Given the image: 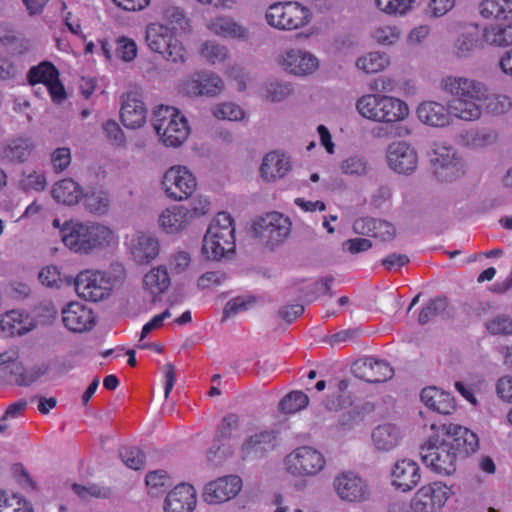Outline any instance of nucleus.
<instances>
[{"instance_id": "3c124183", "label": "nucleus", "mask_w": 512, "mask_h": 512, "mask_svg": "<svg viewBox=\"0 0 512 512\" xmlns=\"http://www.w3.org/2000/svg\"><path fill=\"white\" fill-rule=\"evenodd\" d=\"M486 109L489 113L494 115H501L507 113L512 107V100L506 94H492L484 96Z\"/></svg>"}, {"instance_id": "052dcab7", "label": "nucleus", "mask_w": 512, "mask_h": 512, "mask_svg": "<svg viewBox=\"0 0 512 512\" xmlns=\"http://www.w3.org/2000/svg\"><path fill=\"white\" fill-rule=\"evenodd\" d=\"M447 307V300L443 297H437L432 299L427 303L421 310L419 314L418 321L421 324L427 323L434 316L445 311Z\"/></svg>"}, {"instance_id": "b1692460", "label": "nucleus", "mask_w": 512, "mask_h": 512, "mask_svg": "<svg viewBox=\"0 0 512 512\" xmlns=\"http://www.w3.org/2000/svg\"><path fill=\"white\" fill-rule=\"evenodd\" d=\"M62 321L72 332H84L95 324L93 311L81 302H70L62 309Z\"/></svg>"}, {"instance_id": "603ef678", "label": "nucleus", "mask_w": 512, "mask_h": 512, "mask_svg": "<svg viewBox=\"0 0 512 512\" xmlns=\"http://www.w3.org/2000/svg\"><path fill=\"white\" fill-rule=\"evenodd\" d=\"M201 56L211 64L223 62L228 56V49L215 41H206L201 48Z\"/></svg>"}, {"instance_id": "774afa93", "label": "nucleus", "mask_w": 512, "mask_h": 512, "mask_svg": "<svg viewBox=\"0 0 512 512\" xmlns=\"http://www.w3.org/2000/svg\"><path fill=\"white\" fill-rule=\"evenodd\" d=\"M103 132L107 140L115 146H123L125 143V134L115 120H108L103 124Z\"/></svg>"}, {"instance_id": "a878e982", "label": "nucleus", "mask_w": 512, "mask_h": 512, "mask_svg": "<svg viewBox=\"0 0 512 512\" xmlns=\"http://www.w3.org/2000/svg\"><path fill=\"white\" fill-rule=\"evenodd\" d=\"M120 118L128 129H137L146 123L147 109L137 93L128 92L123 96Z\"/></svg>"}, {"instance_id": "a211bd4d", "label": "nucleus", "mask_w": 512, "mask_h": 512, "mask_svg": "<svg viewBox=\"0 0 512 512\" xmlns=\"http://www.w3.org/2000/svg\"><path fill=\"white\" fill-rule=\"evenodd\" d=\"M442 90L452 99H484L487 86L474 78L449 75L441 80Z\"/></svg>"}, {"instance_id": "c85d7f7f", "label": "nucleus", "mask_w": 512, "mask_h": 512, "mask_svg": "<svg viewBox=\"0 0 512 512\" xmlns=\"http://www.w3.org/2000/svg\"><path fill=\"white\" fill-rule=\"evenodd\" d=\"M197 503L196 491L189 484L175 486L166 496L164 512H192Z\"/></svg>"}, {"instance_id": "1a4fd4ad", "label": "nucleus", "mask_w": 512, "mask_h": 512, "mask_svg": "<svg viewBox=\"0 0 512 512\" xmlns=\"http://www.w3.org/2000/svg\"><path fill=\"white\" fill-rule=\"evenodd\" d=\"M434 176L441 182H451L464 174V164L457 150L444 142L433 143L428 152Z\"/></svg>"}, {"instance_id": "f704fd0d", "label": "nucleus", "mask_w": 512, "mask_h": 512, "mask_svg": "<svg viewBox=\"0 0 512 512\" xmlns=\"http://www.w3.org/2000/svg\"><path fill=\"white\" fill-rule=\"evenodd\" d=\"M207 28L215 35L235 40H247L249 30L229 16H217L210 20Z\"/></svg>"}, {"instance_id": "0e129e2a", "label": "nucleus", "mask_w": 512, "mask_h": 512, "mask_svg": "<svg viewBox=\"0 0 512 512\" xmlns=\"http://www.w3.org/2000/svg\"><path fill=\"white\" fill-rule=\"evenodd\" d=\"M368 223V231L371 232L373 237L386 241L392 239L395 235L394 226L387 221L371 219Z\"/></svg>"}, {"instance_id": "39448f33", "label": "nucleus", "mask_w": 512, "mask_h": 512, "mask_svg": "<svg viewBox=\"0 0 512 512\" xmlns=\"http://www.w3.org/2000/svg\"><path fill=\"white\" fill-rule=\"evenodd\" d=\"M152 124L160 141L167 147L182 146L191 133L187 118L174 106L155 107Z\"/></svg>"}, {"instance_id": "2eb2a0df", "label": "nucleus", "mask_w": 512, "mask_h": 512, "mask_svg": "<svg viewBox=\"0 0 512 512\" xmlns=\"http://www.w3.org/2000/svg\"><path fill=\"white\" fill-rule=\"evenodd\" d=\"M333 488L341 500L349 503L364 502L370 497L367 481L352 471L336 475L333 479Z\"/></svg>"}, {"instance_id": "bb28decb", "label": "nucleus", "mask_w": 512, "mask_h": 512, "mask_svg": "<svg viewBox=\"0 0 512 512\" xmlns=\"http://www.w3.org/2000/svg\"><path fill=\"white\" fill-rule=\"evenodd\" d=\"M189 217L188 206L171 205L160 212L157 224L165 234L176 235L191 225Z\"/></svg>"}, {"instance_id": "5fc2aeb1", "label": "nucleus", "mask_w": 512, "mask_h": 512, "mask_svg": "<svg viewBox=\"0 0 512 512\" xmlns=\"http://www.w3.org/2000/svg\"><path fill=\"white\" fill-rule=\"evenodd\" d=\"M223 81L213 73L202 71L200 96H216L223 90Z\"/></svg>"}, {"instance_id": "393cba45", "label": "nucleus", "mask_w": 512, "mask_h": 512, "mask_svg": "<svg viewBox=\"0 0 512 512\" xmlns=\"http://www.w3.org/2000/svg\"><path fill=\"white\" fill-rule=\"evenodd\" d=\"M442 436H447L458 454L470 455L479 448L478 436L469 429L457 424H443L440 426Z\"/></svg>"}, {"instance_id": "58836bf2", "label": "nucleus", "mask_w": 512, "mask_h": 512, "mask_svg": "<svg viewBox=\"0 0 512 512\" xmlns=\"http://www.w3.org/2000/svg\"><path fill=\"white\" fill-rule=\"evenodd\" d=\"M51 195L57 203L72 206L83 199L84 192L76 181L64 178L53 185Z\"/></svg>"}, {"instance_id": "4468645a", "label": "nucleus", "mask_w": 512, "mask_h": 512, "mask_svg": "<svg viewBox=\"0 0 512 512\" xmlns=\"http://www.w3.org/2000/svg\"><path fill=\"white\" fill-rule=\"evenodd\" d=\"M453 494L452 487L441 481L421 486L411 499L413 512H440Z\"/></svg>"}, {"instance_id": "aec40b11", "label": "nucleus", "mask_w": 512, "mask_h": 512, "mask_svg": "<svg viewBox=\"0 0 512 512\" xmlns=\"http://www.w3.org/2000/svg\"><path fill=\"white\" fill-rule=\"evenodd\" d=\"M242 489V480L237 475L219 477L207 483L203 500L208 504H221L236 497Z\"/></svg>"}, {"instance_id": "ddd939ff", "label": "nucleus", "mask_w": 512, "mask_h": 512, "mask_svg": "<svg viewBox=\"0 0 512 512\" xmlns=\"http://www.w3.org/2000/svg\"><path fill=\"white\" fill-rule=\"evenodd\" d=\"M111 275L100 270L80 272L75 280L77 294L88 301L97 302L107 298L113 288Z\"/></svg>"}, {"instance_id": "13d9d810", "label": "nucleus", "mask_w": 512, "mask_h": 512, "mask_svg": "<svg viewBox=\"0 0 512 512\" xmlns=\"http://www.w3.org/2000/svg\"><path fill=\"white\" fill-rule=\"evenodd\" d=\"M26 408L27 401L23 399L10 404L3 416L0 418V434H5L10 428L8 421L21 417Z\"/></svg>"}, {"instance_id": "20e7f679", "label": "nucleus", "mask_w": 512, "mask_h": 512, "mask_svg": "<svg viewBox=\"0 0 512 512\" xmlns=\"http://www.w3.org/2000/svg\"><path fill=\"white\" fill-rule=\"evenodd\" d=\"M440 426L431 424L427 439L421 446L423 463L436 473L450 475L456 469L457 452L447 436H442Z\"/></svg>"}, {"instance_id": "7ed1b4c3", "label": "nucleus", "mask_w": 512, "mask_h": 512, "mask_svg": "<svg viewBox=\"0 0 512 512\" xmlns=\"http://www.w3.org/2000/svg\"><path fill=\"white\" fill-rule=\"evenodd\" d=\"M355 106L363 118L377 123L401 122L410 113L405 101L382 93L364 94L357 99Z\"/></svg>"}, {"instance_id": "473e14b6", "label": "nucleus", "mask_w": 512, "mask_h": 512, "mask_svg": "<svg viewBox=\"0 0 512 512\" xmlns=\"http://www.w3.org/2000/svg\"><path fill=\"white\" fill-rule=\"evenodd\" d=\"M419 120L432 127H445L452 123L449 104L436 101H424L417 108Z\"/></svg>"}, {"instance_id": "864d4df0", "label": "nucleus", "mask_w": 512, "mask_h": 512, "mask_svg": "<svg viewBox=\"0 0 512 512\" xmlns=\"http://www.w3.org/2000/svg\"><path fill=\"white\" fill-rule=\"evenodd\" d=\"M83 199L87 209L95 214H104L109 205V197L104 191L84 194Z\"/></svg>"}, {"instance_id": "f03ea898", "label": "nucleus", "mask_w": 512, "mask_h": 512, "mask_svg": "<svg viewBox=\"0 0 512 512\" xmlns=\"http://www.w3.org/2000/svg\"><path fill=\"white\" fill-rule=\"evenodd\" d=\"M61 239L67 248L80 254L112 248L119 243V236L109 226L89 221L65 222L61 228Z\"/></svg>"}, {"instance_id": "f257e3e1", "label": "nucleus", "mask_w": 512, "mask_h": 512, "mask_svg": "<svg viewBox=\"0 0 512 512\" xmlns=\"http://www.w3.org/2000/svg\"><path fill=\"white\" fill-rule=\"evenodd\" d=\"M477 11L484 20L504 22L469 23L453 42V54L457 58H469L476 51L488 48L512 46V0H481Z\"/></svg>"}, {"instance_id": "f8f14e48", "label": "nucleus", "mask_w": 512, "mask_h": 512, "mask_svg": "<svg viewBox=\"0 0 512 512\" xmlns=\"http://www.w3.org/2000/svg\"><path fill=\"white\" fill-rule=\"evenodd\" d=\"M196 176L185 165H173L163 174L161 185L173 201L187 200L197 188Z\"/></svg>"}, {"instance_id": "423d86ee", "label": "nucleus", "mask_w": 512, "mask_h": 512, "mask_svg": "<svg viewBox=\"0 0 512 512\" xmlns=\"http://www.w3.org/2000/svg\"><path fill=\"white\" fill-rule=\"evenodd\" d=\"M235 227L231 215L219 212L203 239L202 253L209 260H220L235 250Z\"/></svg>"}, {"instance_id": "0eeeda50", "label": "nucleus", "mask_w": 512, "mask_h": 512, "mask_svg": "<svg viewBox=\"0 0 512 512\" xmlns=\"http://www.w3.org/2000/svg\"><path fill=\"white\" fill-rule=\"evenodd\" d=\"M145 40L150 50L161 54L166 60L174 63L186 61V49L168 26L158 22L146 27Z\"/></svg>"}, {"instance_id": "e433bc0d", "label": "nucleus", "mask_w": 512, "mask_h": 512, "mask_svg": "<svg viewBox=\"0 0 512 512\" xmlns=\"http://www.w3.org/2000/svg\"><path fill=\"white\" fill-rule=\"evenodd\" d=\"M350 387V381L346 379L330 384V393L325 401L326 408L331 411H338L352 406L354 394Z\"/></svg>"}, {"instance_id": "bf43d9fd", "label": "nucleus", "mask_w": 512, "mask_h": 512, "mask_svg": "<svg viewBox=\"0 0 512 512\" xmlns=\"http://www.w3.org/2000/svg\"><path fill=\"white\" fill-rule=\"evenodd\" d=\"M191 265V255L184 250H177L171 253L168 259V266L174 275L184 273Z\"/></svg>"}, {"instance_id": "338daca9", "label": "nucleus", "mask_w": 512, "mask_h": 512, "mask_svg": "<svg viewBox=\"0 0 512 512\" xmlns=\"http://www.w3.org/2000/svg\"><path fill=\"white\" fill-rule=\"evenodd\" d=\"M120 457L125 465L131 469L138 470L144 465V454L136 447H124L120 451Z\"/></svg>"}, {"instance_id": "79ce46f5", "label": "nucleus", "mask_w": 512, "mask_h": 512, "mask_svg": "<svg viewBox=\"0 0 512 512\" xmlns=\"http://www.w3.org/2000/svg\"><path fill=\"white\" fill-rule=\"evenodd\" d=\"M390 64L387 53L371 51L356 60V67L366 74H375L384 71Z\"/></svg>"}, {"instance_id": "dca6fc26", "label": "nucleus", "mask_w": 512, "mask_h": 512, "mask_svg": "<svg viewBox=\"0 0 512 512\" xmlns=\"http://www.w3.org/2000/svg\"><path fill=\"white\" fill-rule=\"evenodd\" d=\"M278 64L288 73L308 76L316 72L320 60L313 53L302 48H289L278 56Z\"/></svg>"}, {"instance_id": "5701e85b", "label": "nucleus", "mask_w": 512, "mask_h": 512, "mask_svg": "<svg viewBox=\"0 0 512 512\" xmlns=\"http://www.w3.org/2000/svg\"><path fill=\"white\" fill-rule=\"evenodd\" d=\"M128 249L133 260L146 265L157 259L160 254L159 239L145 232H137L128 241Z\"/></svg>"}, {"instance_id": "72a5a7b5", "label": "nucleus", "mask_w": 512, "mask_h": 512, "mask_svg": "<svg viewBox=\"0 0 512 512\" xmlns=\"http://www.w3.org/2000/svg\"><path fill=\"white\" fill-rule=\"evenodd\" d=\"M420 397L426 407L439 414L449 415L456 409L455 400L451 394L435 386L424 388Z\"/></svg>"}, {"instance_id": "4be33fe9", "label": "nucleus", "mask_w": 512, "mask_h": 512, "mask_svg": "<svg viewBox=\"0 0 512 512\" xmlns=\"http://www.w3.org/2000/svg\"><path fill=\"white\" fill-rule=\"evenodd\" d=\"M352 373L359 379L369 383L387 381L393 376V368L386 361L372 357L360 358L351 367Z\"/></svg>"}, {"instance_id": "e2e57ef3", "label": "nucleus", "mask_w": 512, "mask_h": 512, "mask_svg": "<svg viewBox=\"0 0 512 512\" xmlns=\"http://www.w3.org/2000/svg\"><path fill=\"white\" fill-rule=\"evenodd\" d=\"M164 20L171 25L169 27L174 32L176 30H185L188 26V20L184 12L178 7H168L163 12Z\"/></svg>"}, {"instance_id": "9b49d317", "label": "nucleus", "mask_w": 512, "mask_h": 512, "mask_svg": "<svg viewBox=\"0 0 512 512\" xmlns=\"http://www.w3.org/2000/svg\"><path fill=\"white\" fill-rule=\"evenodd\" d=\"M291 222L280 212H269L258 216L252 223V232L263 244L275 246L290 234Z\"/></svg>"}, {"instance_id": "c03bdc74", "label": "nucleus", "mask_w": 512, "mask_h": 512, "mask_svg": "<svg viewBox=\"0 0 512 512\" xmlns=\"http://www.w3.org/2000/svg\"><path fill=\"white\" fill-rule=\"evenodd\" d=\"M0 512H34V509L23 496L0 491Z\"/></svg>"}, {"instance_id": "6e6552de", "label": "nucleus", "mask_w": 512, "mask_h": 512, "mask_svg": "<svg viewBox=\"0 0 512 512\" xmlns=\"http://www.w3.org/2000/svg\"><path fill=\"white\" fill-rule=\"evenodd\" d=\"M265 19L277 30L293 31L308 25L312 20V13L298 2H276L268 7Z\"/></svg>"}, {"instance_id": "6e6d98bb", "label": "nucleus", "mask_w": 512, "mask_h": 512, "mask_svg": "<svg viewBox=\"0 0 512 512\" xmlns=\"http://www.w3.org/2000/svg\"><path fill=\"white\" fill-rule=\"evenodd\" d=\"M291 93V87L287 83L269 82L262 90V96L272 102H280Z\"/></svg>"}, {"instance_id": "c756f323", "label": "nucleus", "mask_w": 512, "mask_h": 512, "mask_svg": "<svg viewBox=\"0 0 512 512\" xmlns=\"http://www.w3.org/2000/svg\"><path fill=\"white\" fill-rule=\"evenodd\" d=\"M36 326V319L23 310H10L0 316V330L6 336H21Z\"/></svg>"}, {"instance_id": "6ab92c4d", "label": "nucleus", "mask_w": 512, "mask_h": 512, "mask_svg": "<svg viewBox=\"0 0 512 512\" xmlns=\"http://www.w3.org/2000/svg\"><path fill=\"white\" fill-rule=\"evenodd\" d=\"M389 477L390 484L395 490L407 493L412 491L420 482V467L412 459H398L392 464Z\"/></svg>"}, {"instance_id": "37998d69", "label": "nucleus", "mask_w": 512, "mask_h": 512, "mask_svg": "<svg viewBox=\"0 0 512 512\" xmlns=\"http://www.w3.org/2000/svg\"><path fill=\"white\" fill-rule=\"evenodd\" d=\"M402 31L395 24H380L371 31V38L381 46H393L399 42Z\"/></svg>"}, {"instance_id": "9d476101", "label": "nucleus", "mask_w": 512, "mask_h": 512, "mask_svg": "<svg viewBox=\"0 0 512 512\" xmlns=\"http://www.w3.org/2000/svg\"><path fill=\"white\" fill-rule=\"evenodd\" d=\"M324 454L312 446H300L284 459L286 471L294 477L306 478L319 475L326 467Z\"/></svg>"}, {"instance_id": "680f3d73", "label": "nucleus", "mask_w": 512, "mask_h": 512, "mask_svg": "<svg viewBox=\"0 0 512 512\" xmlns=\"http://www.w3.org/2000/svg\"><path fill=\"white\" fill-rule=\"evenodd\" d=\"M254 303V298L250 296H238L229 300L223 310V318L233 317L241 312L248 310Z\"/></svg>"}, {"instance_id": "7c9ffc66", "label": "nucleus", "mask_w": 512, "mask_h": 512, "mask_svg": "<svg viewBox=\"0 0 512 512\" xmlns=\"http://www.w3.org/2000/svg\"><path fill=\"white\" fill-rule=\"evenodd\" d=\"M0 371L9 374L18 385H30L38 375L25 371L19 361V353L16 349L10 348L0 353Z\"/></svg>"}, {"instance_id": "4c0bfd02", "label": "nucleus", "mask_w": 512, "mask_h": 512, "mask_svg": "<svg viewBox=\"0 0 512 512\" xmlns=\"http://www.w3.org/2000/svg\"><path fill=\"white\" fill-rule=\"evenodd\" d=\"M171 285V279L166 266L158 265L151 268L143 277V286L153 300L156 301Z\"/></svg>"}, {"instance_id": "a19ab883", "label": "nucleus", "mask_w": 512, "mask_h": 512, "mask_svg": "<svg viewBox=\"0 0 512 512\" xmlns=\"http://www.w3.org/2000/svg\"><path fill=\"white\" fill-rule=\"evenodd\" d=\"M423 0H374L375 7L383 14L403 18L415 11Z\"/></svg>"}, {"instance_id": "2f4dec72", "label": "nucleus", "mask_w": 512, "mask_h": 512, "mask_svg": "<svg viewBox=\"0 0 512 512\" xmlns=\"http://www.w3.org/2000/svg\"><path fill=\"white\" fill-rule=\"evenodd\" d=\"M276 446V433L272 430H261L250 435L242 444V458H257L273 450Z\"/></svg>"}, {"instance_id": "412c9836", "label": "nucleus", "mask_w": 512, "mask_h": 512, "mask_svg": "<svg viewBox=\"0 0 512 512\" xmlns=\"http://www.w3.org/2000/svg\"><path fill=\"white\" fill-rule=\"evenodd\" d=\"M237 427L238 417L235 414H229L223 418L219 428V436L207 453L209 462L219 464L233 454L231 434Z\"/></svg>"}, {"instance_id": "cd10ccee", "label": "nucleus", "mask_w": 512, "mask_h": 512, "mask_svg": "<svg viewBox=\"0 0 512 512\" xmlns=\"http://www.w3.org/2000/svg\"><path fill=\"white\" fill-rule=\"evenodd\" d=\"M404 433L394 423L386 422L377 425L371 432L372 446L377 452L388 453L396 449L402 442Z\"/></svg>"}, {"instance_id": "69168bd1", "label": "nucleus", "mask_w": 512, "mask_h": 512, "mask_svg": "<svg viewBox=\"0 0 512 512\" xmlns=\"http://www.w3.org/2000/svg\"><path fill=\"white\" fill-rule=\"evenodd\" d=\"M486 328L493 335H512V319L498 315L486 323Z\"/></svg>"}, {"instance_id": "a18cd8bd", "label": "nucleus", "mask_w": 512, "mask_h": 512, "mask_svg": "<svg viewBox=\"0 0 512 512\" xmlns=\"http://www.w3.org/2000/svg\"><path fill=\"white\" fill-rule=\"evenodd\" d=\"M57 77H59L58 69L48 61H43L40 64L33 66L28 72V80L32 85L43 83L47 86Z\"/></svg>"}, {"instance_id": "de8ad7c7", "label": "nucleus", "mask_w": 512, "mask_h": 512, "mask_svg": "<svg viewBox=\"0 0 512 512\" xmlns=\"http://www.w3.org/2000/svg\"><path fill=\"white\" fill-rule=\"evenodd\" d=\"M309 403L308 396L302 391H292L287 394L279 403L282 412L294 414L304 409Z\"/></svg>"}, {"instance_id": "c9c22d12", "label": "nucleus", "mask_w": 512, "mask_h": 512, "mask_svg": "<svg viewBox=\"0 0 512 512\" xmlns=\"http://www.w3.org/2000/svg\"><path fill=\"white\" fill-rule=\"evenodd\" d=\"M291 169L289 157L277 151L267 153L260 167L261 177L268 182L283 178Z\"/></svg>"}, {"instance_id": "09e8293b", "label": "nucleus", "mask_w": 512, "mask_h": 512, "mask_svg": "<svg viewBox=\"0 0 512 512\" xmlns=\"http://www.w3.org/2000/svg\"><path fill=\"white\" fill-rule=\"evenodd\" d=\"M212 114L219 120L241 121L245 118L244 110L232 102H224L212 108Z\"/></svg>"}, {"instance_id": "ea45409f", "label": "nucleus", "mask_w": 512, "mask_h": 512, "mask_svg": "<svg viewBox=\"0 0 512 512\" xmlns=\"http://www.w3.org/2000/svg\"><path fill=\"white\" fill-rule=\"evenodd\" d=\"M483 99H451L449 109L451 117L463 121H476L482 115V107L480 102Z\"/></svg>"}, {"instance_id": "49530a36", "label": "nucleus", "mask_w": 512, "mask_h": 512, "mask_svg": "<svg viewBox=\"0 0 512 512\" xmlns=\"http://www.w3.org/2000/svg\"><path fill=\"white\" fill-rule=\"evenodd\" d=\"M343 174L353 177L365 176L369 171V163L364 156L352 155L340 163Z\"/></svg>"}, {"instance_id": "8fccbe9b", "label": "nucleus", "mask_w": 512, "mask_h": 512, "mask_svg": "<svg viewBox=\"0 0 512 512\" xmlns=\"http://www.w3.org/2000/svg\"><path fill=\"white\" fill-rule=\"evenodd\" d=\"M146 486L153 496H158L170 486V477L164 470L149 472L146 475Z\"/></svg>"}, {"instance_id": "f3484780", "label": "nucleus", "mask_w": 512, "mask_h": 512, "mask_svg": "<svg viewBox=\"0 0 512 512\" xmlns=\"http://www.w3.org/2000/svg\"><path fill=\"white\" fill-rule=\"evenodd\" d=\"M386 162L388 167L398 174H411L418 166V153L406 141H394L386 148Z\"/></svg>"}, {"instance_id": "4d7b16f0", "label": "nucleus", "mask_w": 512, "mask_h": 512, "mask_svg": "<svg viewBox=\"0 0 512 512\" xmlns=\"http://www.w3.org/2000/svg\"><path fill=\"white\" fill-rule=\"evenodd\" d=\"M116 53L124 62H132L138 54L136 42L126 36L118 37L116 40Z\"/></svg>"}]
</instances>
